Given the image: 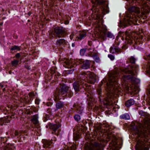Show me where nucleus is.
I'll use <instances>...</instances> for the list:
<instances>
[{"instance_id": "1", "label": "nucleus", "mask_w": 150, "mask_h": 150, "mask_svg": "<svg viewBox=\"0 0 150 150\" xmlns=\"http://www.w3.org/2000/svg\"><path fill=\"white\" fill-rule=\"evenodd\" d=\"M133 71V68H120L109 74V81L107 83L109 94H117L121 90L135 94L136 91L135 84L137 83L138 80L134 76Z\"/></svg>"}, {"instance_id": "2", "label": "nucleus", "mask_w": 150, "mask_h": 150, "mask_svg": "<svg viewBox=\"0 0 150 150\" xmlns=\"http://www.w3.org/2000/svg\"><path fill=\"white\" fill-rule=\"evenodd\" d=\"M138 127L134 125L132 127L134 133L140 137L137 141L136 148L138 150H148L150 147L149 142L147 141L148 135L150 134V125H139Z\"/></svg>"}, {"instance_id": "3", "label": "nucleus", "mask_w": 150, "mask_h": 150, "mask_svg": "<svg viewBox=\"0 0 150 150\" xmlns=\"http://www.w3.org/2000/svg\"><path fill=\"white\" fill-rule=\"evenodd\" d=\"M77 63L75 64V62L73 60H67L65 61L64 66L66 68H70V69L72 68L71 70H69L67 71V72L68 73L71 74L72 73L74 70V68L76 66L77 64H82V67L83 69H87L90 67L91 61L86 60L85 61L82 59H78L77 61Z\"/></svg>"}, {"instance_id": "4", "label": "nucleus", "mask_w": 150, "mask_h": 150, "mask_svg": "<svg viewBox=\"0 0 150 150\" xmlns=\"http://www.w3.org/2000/svg\"><path fill=\"white\" fill-rule=\"evenodd\" d=\"M73 95V93L69 89V88L64 85L61 86L58 92H57L54 94L52 96V98L56 102L58 100L62 99V97L65 96L71 98Z\"/></svg>"}, {"instance_id": "5", "label": "nucleus", "mask_w": 150, "mask_h": 150, "mask_svg": "<svg viewBox=\"0 0 150 150\" xmlns=\"http://www.w3.org/2000/svg\"><path fill=\"white\" fill-rule=\"evenodd\" d=\"M73 87L76 91H79L82 88L86 91H87L91 95L92 92L91 87L90 85L85 83L84 82H81L77 79V80L73 83Z\"/></svg>"}, {"instance_id": "6", "label": "nucleus", "mask_w": 150, "mask_h": 150, "mask_svg": "<svg viewBox=\"0 0 150 150\" xmlns=\"http://www.w3.org/2000/svg\"><path fill=\"white\" fill-rule=\"evenodd\" d=\"M66 33V29L62 27H57L55 28L54 31H51L49 33L50 38H60L64 37Z\"/></svg>"}, {"instance_id": "7", "label": "nucleus", "mask_w": 150, "mask_h": 150, "mask_svg": "<svg viewBox=\"0 0 150 150\" xmlns=\"http://www.w3.org/2000/svg\"><path fill=\"white\" fill-rule=\"evenodd\" d=\"M96 27L98 30V32L100 33V37L103 38L105 35H106L108 37L114 38V36L111 33L108 32L107 33H106L107 30L105 27L103 25L101 22H98L96 25Z\"/></svg>"}, {"instance_id": "8", "label": "nucleus", "mask_w": 150, "mask_h": 150, "mask_svg": "<svg viewBox=\"0 0 150 150\" xmlns=\"http://www.w3.org/2000/svg\"><path fill=\"white\" fill-rule=\"evenodd\" d=\"M137 21V19L136 16L133 15L132 13H129L126 14V17L124 21V23L125 25L127 26L132 23L136 25Z\"/></svg>"}, {"instance_id": "9", "label": "nucleus", "mask_w": 150, "mask_h": 150, "mask_svg": "<svg viewBox=\"0 0 150 150\" xmlns=\"http://www.w3.org/2000/svg\"><path fill=\"white\" fill-rule=\"evenodd\" d=\"M86 150H101L102 145L99 143L95 142L88 145L86 147Z\"/></svg>"}, {"instance_id": "10", "label": "nucleus", "mask_w": 150, "mask_h": 150, "mask_svg": "<svg viewBox=\"0 0 150 150\" xmlns=\"http://www.w3.org/2000/svg\"><path fill=\"white\" fill-rule=\"evenodd\" d=\"M139 6L141 8V11L143 13H148L150 11V8L146 5V0H140Z\"/></svg>"}, {"instance_id": "11", "label": "nucleus", "mask_w": 150, "mask_h": 150, "mask_svg": "<svg viewBox=\"0 0 150 150\" xmlns=\"http://www.w3.org/2000/svg\"><path fill=\"white\" fill-rule=\"evenodd\" d=\"M61 126V125L59 123L53 124L51 123H49L48 125L46 126L47 128L49 127L52 130V133L56 134L57 130Z\"/></svg>"}, {"instance_id": "12", "label": "nucleus", "mask_w": 150, "mask_h": 150, "mask_svg": "<svg viewBox=\"0 0 150 150\" xmlns=\"http://www.w3.org/2000/svg\"><path fill=\"white\" fill-rule=\"evenodd\" d=\"M88 78L87 82L93 84L96 82V76L93 73L88 71Z\"/></svg>"}, {"instance_id": "13", "label": "nucleus", "mask_w": 150, "mask_h": 150, "mask_svg": "<svg viewBox=\"0 0 150 150\" xmlns=\"http://www.w3.org/2000/svg\"><path fill=\"white\" fill-rule=\"evenodd\" d=\"M88 71L86 73H82L79 75L77 78L78 79H79L81 81H83L85 83H86V81H87V79L88 75H87Z\"/></svg>"}, {"instance_id": "14", "label": "nucleus", "mask_w": 150, "mask_h": 150, "mask_svg": "<svg viewBox=\"0 0 150 150\" xmlns=\"http://www.w3.org/2000/svg\"><path fill=\"white\" fill-rule=\"evenodd\" d=\"M43 144V148L48 150L52 147V142L50 141H49L47 139H43L42 141Z\"/></svg>"}, {"instance_id": "15", "label": "nucleus", "mask_w": 150, "mask_h": 150, "mask_svg": "<svg viewBox=\"0 0 150 150\" xmlns=\"http://www.w3.org/2000/svg\"><path fill=\"white\" fill-rule=\"evenodd\" d=\"M125 34L126 36L125 39L127 41V42L129 43H133V42H135L137 41V40L136 41L132 36H131L129 35L127 31H126L125 33Z\"/></svg>"}, {"instance_id": "16", "label": "nucleus", "mask_w": 150, "mask_h": 150, "mask_svg": "<svg viewBox=\"0 0 150 150\" xmlns=\"http://www.w3.org/2000/svg\"><path fill=\"white\" fill-rule=\"evenodd\" d=\"M86 36V31L84 30L81 31L79 35L76 37V40H81Z\"/></svg>"}, {"instance_id": "17", "label": "nucleus", "mask_w": 150, "mask_h": 150, "mask_svg": "<svg viewBox=\"0 0 150 150\" xmlns=\"http://www.w3.org/2000/svg\"><path fill=\"white\" fill-rule=\"evenodd\" d=\"M110 52L112 53H114L116 52L120 53L121 52V50L117 47L113 46L111 47L110 49Z\"/></svg>"}, {"instance_id": "18", "label": "nucleus", "mask_w": 150, "mask_h": 150, "mask_svg": "<svg viewBox=\"0 0 150 150\" xmlns=\"http://www.w3.org/2000/svg\"><path fill=\"white\" fill-rule=\"evenodd\" d=\"M89 50V56L94 57L96 56L97 55V52L96 50H95L93 48L91 49L89 48L88 49Z\"/></svg>"}, {"instance_id": "19", "label": "nucleus", "mask_w": 150, "mask_h": 150, "mask_svg": "<svg viewBox=\"0 0 150 150\" xmlns=\"http://www.w3.org/2000/svg\"><path fill=\"white\" fill-rule=\"evenodd\" d=\"M75 107L76 110V112L77 113L79 114H81L83 111V107L79 105H77L76 104H74L73 106Z\"/></svg>"}, {"instance_id": "20", "label": "nucleus", "mask_w": 150, "mask_h": 150, "mask_svg": "<svg viewBox=\"0 0 150 150\" xmlns=\"http://www.w3.org/2000/svg\"><path fill=\"white\" fill-rule=\"evenodd\" d=\"M66 40L63 39H60L57 40L56 42V44L58 46L64 45L66 44Z\"/></svg>"}, {"instance_id": "21", "label": "nucleus", "mask_w": 150, "mask_h": 150, "mask_svg": "<svg viewBox=\"0 0 150 150\" xmlns=\"http://www.w3.org/2000/svg\"><path fill=\"white\" fill-rule=\"evenodd\" d=\"M134 101L133 99H130L126 101L125 105L127 107H129L134 104Z\"/></svg>"}, {"instance_id": "22", "label": "nucleus", "mask_w": 150, "mask_h": 150, "mask_svg": "<svg viewBox=\"0 0 150 150\" xmlns=\"http://www.w3.org/2000/svg\"><path fill=\"white\" fill-rule=\"evenodd\" d=\"M131 11L137 13H139L140 12V9L139 7L133 6L131 8Z\"/></svg>"}, {"instance_id": "23", "label": "nucleus", "mask_w": 150, "mask_h": 150, "mask_svg": "<svg viewBox=\"0 0 150 150\" xmlns=\"http://www.w3.org/2000/svg\"><path fill=\"white\" fill-rule=\"evenodd\" d=\"M64 103L60 101H59L56 104V106L57 110L62 108L64 105Z\"/></svg>"}, {"instance_id": "24", "label": "nucleus", "mask_w": 150, "mask_h": 150, "mask_svg": "<svg viewBox=\"0 0 150 150\" xmlns=\"http://www.w3.org/2000/svg\"><path fill=\"white\" fill-rule=\"evenodd\" d=\"M32 121L35 124H38L39 122L38 120V117L36 115L32 117Z\"/></svg>"}, {"instance_id": "25", "label": "nucleus", "mask_w": 150, "mask_h": 150, "mask_svg": "<svg viewBox=\"0 0 150 150\" xmlns=\"http://www.w3.org/2000/svg\"><path fill=\"white\" fill-rule=\"evenodd\" d=\"M121 118L124 119H128L129 118V115L127 114H125L121 115Z\"/></svg>"}, {"instance_id": "26", "label": "nucleus", "mask_w": 150, "mask_h": 150, "mask_svg": "<svg viewBox=\"0 0 150 150\" xmlns=\"http://www.w3.org/2000/svg\"><path fill=\"white\" fill-rule=\"evenodd\" d=\"M20 50V47L17 46H14L11 49V50H17L19 51Z\"/></svg>"}, {"instance_id": "27", "label": "nucleus", "mask_w": 150, "mask_h": 150, "mask_svg": "<svg viewBox=\"0 0 150 150\" xmlns=\"http://www.w3.org/2000/svg\"><path fill=\"white\" fill-rule=\"evenodd\" d=\"M19 62V61L17 60H14L11 62V64L13 66H16Z\"/></svg>"}, {"instance_id": "28", "label": "nucleus", "mask_w": 150, "mask_h": 150, "mask_svg": "<svg viewBox=\"0 0 150 150\" xmlns=\"http://www.w3.org/2000/svg\"><path fill=\"white\" fill-rule=\"evenodd\" d=\"M136 59L133 57H131L129 59L130 62L132 64L134 63L135 62Z\"/></svg>"}, {"instance_id": "29", "label": "nucleus", "mask_w": 150, "mask_h": 150, "mask_svg": "<svg viewBox=\"0 0 150 150\" xmlns=\"http://www.w3.org/2000/svg\"><path fill=\"white\" fill-rule=\"evenodd\" d=\"M29 96L30 98V100H33V97L34 96V94L33 92L30 93L29 94Z\"/></svg>"}, {"instance_id": "30", "label": "nucleus", "mask_w": 150, "mask_h": 150, "mask_svg": "<svg viewBox=\"0 0 150 150\" xmlns=\"http://www.w3.org/2000/svg\"><path fill=\"white\" fill-rule=\"evenodd\" d=\"M74 118L76 121H78L80 119V117L79 115H76L74 116Z\"/></svg>"}, {"instance_id": "31", "label": "nucleus", "mask_w": 150, "mask_h": 150, "mask_svg": "<svg viewBox=\"0 0 150 150\" xmlns=\"http://www.w3.org/2000/svg\"><path fill=\"white\" fill-rule=\"evenodd\" d=\"M146 71L147 73L150 72V62H149L147 65Z\"/></svg>"}, {"instance_id": "32", "label": "nucleus", "mask_w": 150, "mask_h": 150, "mask_svg": "<svg viewBox=\"0 0 150 150\" xmlns=\"http://www.w3.org/2000/svg\"><path fill=\"white\" fill-rule=\"evenodd\" d=\"M86 51L85 49H81L80 51V54L81 55H83Z\"/></svg>"}, {"instance_id": "33", "label": "nucleus", "mask_w": 150, "mask_h": 150, "mask_svg": "<svg viewBox=\"0 0 150 150\" xmlns=\"http://www.w3.org/2000/svg\"><path fill=\"white\" fill-rule=\"evenodd\" d=\"M8 150H15V147L13 145H11L8 147Z\"/></svg>"}, {"instance_id": "34", "label": "nucleus", "mask_w": 150, "mask_h": 150, "mask_svg": "<svg viewBox=\"0 0 150 150\" xmlns=\"http://www.w3.org/2000/svg\"><path fill=\"white\" fill-rule=\"evenodd\" d=\"M149 90L148 91V94L149 95V98L147 99V100L149 102V103L150 105V86L149 87Z\"/></svg>"}, {"instance_id": "35", "label": "nucleus", "mask_w": 150, "mask_h": 150, "mask_svg": "<svg viewBox=\"0 0 150 150\" xmlns=\"http://www.w3.org/2000/svg\"><path fill=\"white\" fill-rule=\"evenodd\" d=\"M108 57L111 60H113L114 59L115 57H114L111 54H109L108 55Z\"/></svg>"}, {"instance_id": "36", "label": "nucleus", "mask_w": 150, "mask_h": 150, "mask_svg": "<svg viewBox=\"0 0 150 150\" xmlns=\"http://www.w3.org/2000/svg\"><path fill=\"white\" fill-rule=\"evenodd\" d=\"M91 1L93 4H94L95 5L97 4L98 3L97 0H91Z\"/></svg>"}, {"instance_id": "37", "label": "nucleus", "mask_w": 150, "mask_h": 150, "mask_svg": "<svg viewBox=\"0 0 150 150\" xmlns=\"http://www.w3.org/2000/svg\"><path fill=\"white\" fill-rule=\"evenodd\" d=\"M97 92L99 95L101 94V89L99 88L97 90Z\"/></svg>"}, {"instance_id": "38", "label": "nucleus", "mask_w": 150, "mask_h": 150, "mask_svg": "<svg viewBox=\"0 0 150 150\" xmlns=\"http://www.w3.org/2000/svg\"><path fill=\"white\" fill-rule=\"evenodd\" d=\"M52 105V103L51 102H49L47 103V106H50Z\"/></svg>"}, {"instance_id": "39", "label": "nucleus", "mask_w": 150, "mask_h": 150, "mask_svg": "<svg viewBox=\"0 0 150 150\" xmlns=\"http://www.w3.org/2000/svg\"><path fill=\"white\" fill-rule=\"evenodd\" d=\"M74 36V34H71L70 36V38L71 40H72Z\"/></svg>"}, {"instance_id": "40", "label": "nucleus", "mask_w": 150, "mask_h": 150, "mask_svg": "<svg viewBox=\"0 0 150 150\" xmlns=\"http://www.w3.org/2000/svg\"><path fill=\"white\" fill-rule=\"evenodd\" d=\"M20 54H19V53H17L16 54V57L17 58H18L20 57Z\"/></svg>"}, {"instance_id": "41", "label": "nucleus", "mask_w": 150, "mask_h": 150, "mask_svg": "<svg viewBox=\"0 0 150 150\" xmlns=\"http://www.w3.org/2000/svg\"><path fill=\"white\" fill-rule=\"evenodd\" d=\"M124 32H120L119 33V36H122L124 34Z\"/></svg>"}, {"instance_id": "42", "label": "nucleus", "mask_w": 150, "mask_h": 150, "mask_svg": "<svg viewBox=\"0 0 150 150\" xmlns=\"http://www.w3.org/2000/svg\"><path fill=\"white\" fill-rule=\"evenodd\" d=\"M4 118H1L0 119V122L1 123V125H2V124L1 123V122L2 121H3L4 120Z\"/></svg>"}, {"instance_id": "43", "label": "nucleus", "mask_w": 150, "mask_h": 150, "mask_svg": "<svg viewBox=\"0 0 150 150\" xmlns=\"http://www.w3.org/2000/svg\"><path fill=\"white\" fill-rule=\"evenodd\" d=\"M15 134L16 136H17L19 134V133L17 131H15Z\"/></svg>"}, {"instance_id": "44", "label": "nucleus", "mask_w": 150, "mask_h": 150, "mask_svg": "<svg viewBox=\"0 0 150 150\" xmlns=\"http://www.w3.org/2000/svg\"><path fill=\"white\" fill-rule=\"evenodd\" d=\"M95 6L93 5V8L91 9V10H92V11L93 12H94V11H95V10H94L95 9Z\"/></svg>"}, {"instance_id": "45", "label": "nucleus", "mask_w": 150, "mask_h": 150, "mask_svg": "<svg viewBox=\"0 0 150 150\" xmlns=\"http://www.w3.org/2000/svg\"><path fill=\"white\" fill-rule=\"evenodd\" d=\"M112 102L111 103H110L109 102V100H108V105H112Z\"/></svg>"}, {"instance_id": "46", "label": "nucleus", "mask_w": 150, "mask_h": 150, "mask_svg": "<svg viewBox=\"0 0 150 150\" xmlns=\"http://www.w3.org/2000/svg\"><path fill=\"white\" fill-rule=\"evenodd\" d=\"M108 137L109 138V140H112V137H111V135H109L108 136Z\"/></svg>"}, {"instance_id": "47", "label": "nucleus", "mask_w": 150, "mask_h": 150, "mask_svg": "<svg viewBox=\"0 0 150 150\" xmlns=\"http://www.w3.org/2000/svg\"><path fill=\"white\" fill-rule=\"evenodd\" d=\"M53 140H54V141H56V138L55 137L53 138L51 141L52 142V141Z\"/></svg>"}, {"instance_id": "48", "label": "nucleus", "mask_w": 150, "mask_h": 150, "mask_svg": "<svg viewBox=\"0 0 150 150\" xmlns=\"http://www.w3.org/2000/svg\"><path fill=\"white\" fill-rule=\"evenodd\" d=\"M75 46V44H74V43H72V46L73 47H74Z\"/></svg>"}, {"instance_id": "49", "label": "nucleus", "mask_w": 150, "mask_h": 150, "mask_svg": "<svg viewBox=\"0 0 150 150\" xmlns=\"http://www.w3.org/2000/svg\"><path fill=\"white\" fill-rule=\"evenodd\" d=\"M68 21H66L65 22V24H68Z\"/></svg>"}, {"instance_id": "50", "label": "nucleus", "mask_w": 150, "mask_h": 150, "mask_svg": "<svg viewBox=\"0 0 150 150\" xmlns=\"http://www.w3.org/2000/svg\"><path fill=\"white\" fill-rule=\"evenodd\" d=\"M51 73H52V74H53V73H55V71H53L52 72V71Z\"/></svg>"}, {"instance_id": "51", "label": "nucleus", "mask_w": 150, "mask_h": 150, "mask_svg": "<svg viewBox=\"0 0 150 150\" xmlns=\"http://www.w3.org/2000/svg\"><path fill=\"white\" fill-rule=\"evenodd\" d=\"M97 14V13H95L94 14L95 15H96Z\"/></svg>"}, {"instance_id": "52", "label": "nucleus", "mask_w": 150, "mask_h": 150, "mask_svg": "<svg viewBox=\"0 0 150 150\" xmlns=\"http://www.w3.org/2000/svg\"><path fill=\"white\" fill-rule=\"evenodd\" d=\"M49 100H52V98H50V99Z\"/></svg>"}, {"instance_id": "53", "label": "nucleus", "mask_w": 150, "mask_h": 150, "mask_svg": "<svg viewBox=\"0 0 150 150\" xmlns=\"http://www.w3.org/2000/svg\"><path fill=\"white\" fill-rule=\"evenodd\" d=\"M141 112H142V111H141L140 112H139V114Z\"/></svg>"}, {"instance_id": "54", "label": "nucleus", "mask_w": 150, "mask_h": 150, "mask_svg": "<svg viewBox=\"0 0 150 150\" xmlns=\"http://www.w3.org/2000/svg\"><path fill=\"white\" fill-rule=\"evenodd\" d=\"M101 83H103V82L102 81H101Z\"/></svg>"}, {"instance_id": "55", "label": "nucleus", "mask_w": 150, "mask_h": 150, "mask_svg": "<svg viewBox=\"0 0 150 150\" xmlns=\"http://www.w3.org/2000/svg\"><path fill=\"white\" fill-rule=\"evenodd\" d=\"M10 72H10V71H9V74H11V73H10Z\"/></svg>"}, {"instance_id": "56", "label": "nucleus", "mask_w": 150, "mask_h": 150, "mask_svg": "<svg viewBox=\"0 0 150 150\" xmlns=\"http://www.w3.org/2000/svg\"><path fill=\"white\" fill-rule=\"evenodd\" d=\"M149 57H150V55H149Z\"/></svg>"}]
</instances>
